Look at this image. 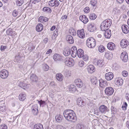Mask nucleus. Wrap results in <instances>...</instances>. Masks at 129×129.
<instances>
[{"instance_id": "f257e3e1", "label": "nucleus", "mask_w": 129, "mask_h": 129, "mask_svg": "<svg viewBox=\"0 0 129 129\" xmlns=\"http://www.w3.org/2000/svg\"><path fill=\"white\" fill-rule=\"evenodd\" d=\"M63 113L64 117L68 121L74 122L77 120L76 114L72 110H66L63 111Z\"/></svg>"}, {"instance_id": "f03ea898", "label": "nucleus", "mask_w": 129, "mask_h": 129, "mask_svg": "<svg viewBox=\"0 0 129 129\" xmlns=\"http://www.w3.org/2000/svg\"><path fill=\"white\" fill-rule=\"evenodd\" d=\"M112 24L111 20L110 19H106L103 22L100 26L101 29L103 31L108 29Z\"/></svg>"}, {"instance_id": "7ed1b4c3", "label": "nucleus", "mask_w": 129, "mask_h": 129, "mask_svg": "<svg viewBox=\"0 0 129 129\" xmlns=\"http://www.w3.org/2000/svg\"><path fill=\"white\" fill-rule=\"evenodd\" d=\"M96 44L95 40L92 38H88L87 41V45L89 48H94Z\"/></svg>"}, {"instance_id": "20e7f679", "label": "nucleus", "mask_w": 129, "mask_h": 129, "mask_svg": "<svg viewBox=\"0 0 129 129\" xmlns=\"http://www.w3.org/2000/svg\"><path fill=\"white\" fill-rule=\"evenodd\" d=\"M65 63L68 66L71 67L74 64V61L72 58H67L65 60Z\"/></svg>"}, {"instance_id": "39448f33", "label": "nucleus", "mask_w": 129, "mask_h": 129, "mask_svg": "<svg viewBox=\"0 0 129 129\" xmlns=\"http://www.w3.org/2000/svg\"><path fill=\"white\" fill-rule=\"evenodd\" d=\"M105 91L106 94L108 96H110L114 92V90L112 87H108L105 88Z\"/></svg>"}, {"instance_id": "423d86ee", "label": "nucleus", "mask_w": 129, "mask_h": 129, "mask_svg": "<svg viewBox=\"0 0 129 129\" xmlns=\"http://www.w3.org/2000/svg\"><path fill=\"white\" fill-rule=\"evenodd\" d=\"M8 75V71L5 70H2L0 72V77L3 79L7 78Z\"/></svg>"}, {"instance_id": "0eeeda50", "label": "nucleus", "mask_w": 129, "mask_h": 129, "mask_svg": "<svg viewBox=\"0 0 129 129\" xmlns=\"http://www.w3.org/2000/svg\"><path fill=\"white\" fill-rule=\"evenodd\" d=\"M77 104L80 106L83 107L86 104V102L85 100H83L81 98H79L77 101Z\"/></svg>"}, {"instance_id": "6e6552de", "label": "nucleus", "mask_w": 129, "mask_h": 129, "mask_svg": "<svg viewBox=\"0 0 129 129\" xmlns=\"http://www.w3.org/2000/svg\"><path fill=\"white\" fill-rule=\"evenodd\" d=\"M95 25L93 23H90L88 24L87 30L88 31L93 32L96 30Z\"/></svg>"}, {"instance_id": "1a4fd4ad", "label": "nucleus", "mask_w": 129, "mask_h": 129, "mask_svg": "<svg viewBox=\"0 0 129 129\" xmlns=\"http://www.w3.org/2000/svg\"><path fill=\"white\" fill-rule=\"evenodd\" d=\"M77 34L78 36L81 38L83 39L85 37L84 30L83 29L78 30L77 32Z\"/></svg>"}, {"instance_id": "9d476101", "label": "nucleus", "mask_w": 129, "mask_h": 129, "mask_svg": "<svg viewBox=\"0 0 129 129\" xmlns=\"http://www.w3.org/2000/svg\"><path fill=\"white\" fill-rule=\"evenodd\" d=\"M129 42L128 41L125 39L122 40L120 42L121 47L123 48H124L126 47L129 45Z\"/></svg>"}, {"instance_id": "9b49d317", "label": "nucleus", "mask_w": 129, "mask_h": 129, "mask_svg": "<svg viewBox=\"0 0 129 129\" xmlns=\"http://www.w3.org/2000/svg\"><path fill=\"white\" fill-rule=\"evenodd\" d=\"M100 111L103 114H105L109 110L107 107L104 105H102L99 108Z\"/></svg>"}, {"instance_id": "f8f14e48", "label": "nucleus", "mask_w": 129, "mask_h": 129, "mask_svg": "<svg viewBox=\"0 0 129 129\" xmlns=\"http://www.w3.org/2000/svg\"><path fill=\"white\" fill-rule=\"evenodd\" d=\"M59 4V2L57 0H51L48 3L49 6L52 7H57Z\"/></svg>"}, {"instance_id": "ddd939ff", "label": "nucleus", "mask_w": 129, "mask_h": 129, "mask_svg": "<svg viewBox=\"0 0 129 129\" xmlns=\"http://www.w3.org/2000/svg\"><path fill=\"white\" fill-rule=\"evenodd\" d=\"M70 50L71 52V55L72 57H75L77 55V51L76 47L75 46L72 47Z\"/></svg>"}, {"instance_id": "4468645a", "label": "nucleus", "mask_w": 129, "mask_h": 129, "mask_svg": "<svg viewBox=\"0 0 129 129\" xmlns=\"http://www.w3.org/2000/svg\"><path fill=\"white\" fill-rule=\"evenodd\" d=\"M113 74L110 72L106 73L105 75V78L108 80H111L113 78Z\"/></svg>"}, {"instance_id": "2eb2a0df", "label": "nucleus", "mask_w": 129, "mask_h": 129, "mask_svg": "<svg viewBox=\"0 0 129 129\" xmlns=\"http://www.w3.org/2000/svg\"><path fill=\"white\" fill-rule=\"evenodd\" d=\"M120 57L124 62H126L128 58V56L127 53L126 52H122L121 54Z\"/></svg>"}, {"instance_id": "dca6fc26", "label": "nucleus", "mask_w": 129, "mask_h": 129, "mask_svg": "<svg viewBox=\"0 0 129 129\" xmlns=\"http://www.w3.org/2000/svg\"><path fill=\"white\" fill-rule=\"evenodd\" d=\"M32 112L34 115L37 114L38 112V107L37 104L33 106L31 108Z\"/></svg>"}, {"instance_id": "f3484780", "label": "nucleus", "mask_w": 129, "mask_h": 129, "mask_svg": "<svg viewBox=\"0 0 129 129\" xmlns=\"http://www.w3.org/2000/svg\"><path fill=\"white\" fill-rule=\"evenodd\" d=\"M75 82L77 86L79 88L83 86V83L81 80L79 79H76L75 80Z\"/></svg>"}, {"instance_id": "a211bd4d", "label": "nucleus", "mask_w": 129, "mask_h": 129, "mask_svg": "<svg viewBox=\"0 0 129 129\" xmlns=\"http://www.w3.org/2000/svg\"><path fill=\"white\" fill-rule=\"evenodd\" d=\"M8 35L11 36L13 37L16 35V33L15 31H13V29L9 28L6 31Z\"/></svg>"}, {"instance_id": "6ab92c4d", "label": "nucleus", "mask_w": 129, "mask_h": 129, "mask_svg": "<svg viewBox=\"0 0 129 129\" xmlns=\"http://www.w3.org/2000/svg\"><path fill=\"white\" fill-rule=\"evenodd\" d=\"M121 29L123 32L125 34H127L129 32V27L127 25H122L121 26Z\"/></svg>"}, {"instance_id": "aec40b11", "label": "nucleus", "mask_w": 129, "mask_h": 129, "mask_svg": "<svg viewBox=\"0 0 129 129\" xmlns=\"http://www.w3.org/2000/svg\"><path fill=\"white\" fill-rule=\"evenodd\" d=\"M79 19L84 23L86 24L88 21V20L86 16L85 15H81L79 17Z\"/></svg>"}, {"instance_id": "412c9836", "label": "nucleus", "mask_w": 129, "mask_h": 129, "mask_svg": "<svg viewBox=\"0 0 129 129\" xmlns=\"http://www.w3.org/2000/svg\"><path fill=\"white\" fill-rule=\"evenodd\" d=\"M104 31V36L107 39L109 38L111 36V31L110 30L107 29Z\"/></svg>"}, {"instance_id": "4be33fe9", "label": "nucleus", "mask_w": 129, "mask_h": 129, "mask_svg": "<svg viewBox=\"0 0 129 129\" xmlns=\"http://www.w3.org/2000/svg\"><path fill=\"white\" fill-rule=\"evenodd\" d=\"M66 39L67 41L69 43L73 44L74 42V40L72 37L70 35H67L66 36Z\"/></svg>"}, {"instance_id": "5701e85b", "label": "nucleus", "mask_w": 129, "mask_h": 129, "mask_svg": "<svg viewBox=\"0 0 129 129\" xmlns=\"http://www.w3.org/2000/svg\"><path fill=\"white\" fill-rule=\"evenodd\" d=\"M56 121L58 122H61L63 119L62 116L59 114H57L56 115L55 117Z\"/></svg>"}, {"instance_id": "b1692460", "label": "nucleus", "mask_w": 129, "mask_h": 129, "mask_svg": "<svg viewBox=\"0 0 129 129\" xmlns=\"http://www.w3.org/2000/svg\"><path fill=\"white\" fill-rule=\"evenodd\" d=\"M115 45L112 42L109 43L107 45V47L110 50H112L115 48Z\"/></svg>"}, {"instance_id": "393cba45", "label": "nucleus", "mask_w": 129, "mask_h": 129, "mask_svg": "<svg viewBox=\"0 0 129 129\" xmlns=\"http://www.w3.org/2000/svg\"><path fill=\"white\" fill-rule=\"evenodd\" d=\"M113 56L112 53L109 51H106L105 54V56L109 60L111 59Z\"/></svg>"}, {"instance_id": "a878e982", "label": "nucleus", "mask_w": 129, "mask_h": 129, "mask_svg": "<svg viewBox=\"0 0 129 129\" xmlns=\"http://www.w3.org/2000/svg\"><path fill=\"white\" fill-rule=\"evenodd\" d=\"M87 69L89 73H92L95 71L94 68L92 65H89L87 67Z\"/></svg>"}, {"instance_id": "bb28decb", "label": "nucleus", "mask_w": 129, "mask_h": 129, "mask_svg": "<svg viewBox=\"0 0 129 129\" xmlns=\"http://www.w3.org/2000/svg\"><path fill=\"white\" fill-rule=\"evenodd\" d=\"M97 66L100 67H102L104 66V60L102 59H100L98 60L97 62Z\"/></svg>"}, {"instance_id": "cd10ccee", "label": "nucleus", "mask_w": 129, "mask_h": 129, "mask_svg": "<svg viewBox=\"0 0 129 129\" xmlns=\"http://www.w3.org/2000/svg\"><path fill=\"white\" fill-rule=\"evenodd\" d=\"M71 53L70 50L68 47L66 48L63 52V54L66 56H68L70 54H71Z\"/></svg>"}, {"instance_id": "c85d7f7f", "label": "nucleus", "mask_w": 129, "mask_h": 129, "mask_svg": "<svg viewBox=\"0 0 129 129\" xmlns=\"http://www.w3.org/2000/svg\"><path fill=\"white\" fill-rule=\"evenodd\" d=\"M90 4L92 6L94 9L96 8L97 5V0H91L90 1Z\"/></svg>"}, {"instance_id": "c756f323", "label": "nucleus", "mask_w": 129, "mask_h": 129, "mask_svg": "<svg viewBox=\"0 0 129 129\" xmlns=\"http://www.w3.org/2000/svg\"><path fill=\"white\" fill-rule=\"evenodd\" d=\"M53 59L55 61H60L61 58V56L59 54H56L53 56Z\"/></svg>"}, {"instance_id": "7c9ffc66", "label": "nucleus", "mask_w": 129, "mask_h": 129, "mask_svg": "<svg viewBox=\"0 0 129 129\" xmlns=\"http://www.w3.org/2000/svg\"><path fill=\"white\" fill-rule=\"evenodd\" d=\"M48 20V18L47 17H44L43 16H41L39 17L38 20L40 22L43 23L47 22Z\"/></svg>"}, {"instance_id": "2f4dec72", "label": "nucleus", "mask_w": 129, "mask_h": 129, "mask_svg": "<svg viewBox=\"0 0 129 129\" xmlns=\"http://www.w3.org/2000/svg\"><path fill=\"white\" fill-rule=\"evenodd\" d=\"M77 54L79 57H82L84 54V51L82 49H79L77 50Z\"/></svg>"}, {"instance_id": "473e14b6", "label": "nucleus", "mask_w": 129, "mask_h": 129, "mask_svg": "<svg viewBox=\"0 0 129 129\" xmlns=\"http://www.w3.org/2000/svg\"><path fill=\"white\" fill-rule=\"evenodd\" d=\"M123 81V80L121 78L117 79L116 84L118 86H120L122 84Z\"/></svg>"}, {"instance_id": "72a5a7b5", "label": "nucleus", "mask_w": 129, "mask_h": 129, "mask_svg": "<svg viewBox=\"0 0 129 129\" xmlns=\"http://www.w3.org/2000/svg\"><path fill=\"white\" fill-rule=\"evenodd\" d=\"M43 25L41 23H39L38 24L36 27V30L38 32L41 31L43 29Z\"/></svg>"}, {"instance_id": "f704fd0d", "label": "nucleus", "mask_w": 129, "mask_h": 129, "mask_svg": "<svg viewBox=\"0 0 129 129\" xmlns=\"http://www.w3.org/2000/svg\"><path fill=\"white\" fill-rule=\"evenodd\" d=\"M41 0H30L28 4V6L31 7L33 4H35L36 3L39 2Z\"/></svg>"}, {"instance_id": "c9c22d12", "label": "nucleus", "mask_w": 129, "mask_h": 129, "mask_svg": "<svg viewBox=\"0 0 129 129\" xmlns=\"http://www.w3.org/2000/svg\"><path fill=\"white\" fill-rule=\"evenodd\" d=\"M33 129H44L43 125L41 123H38L35 125Z\"/></svg>"}, {"instance_id": "e433bc0d", "label": "nucleus", "mask_w": 129, "mask_h": 129, "mask_svg": "<svg viewBox=\"0 0 129 129\" xmlns=\"http://www.w3.org/2000/svg\"><path fill=\"white\" fill-rule=\"evenodd\" d=\"M26 98V95L24 93H22L19 95V99L22 101H23Z\"/></svg>"}, {"instance_id": "4c0bfd02", "label": "nucleus", "mask_w": 129, "mask_h": 129, "mask_svg": "<svg viewBox=\"0 0 129 129\" xmlns=\"http://www.w3.org/2000/svg\"><path fill=\"white\" fill-rule=\"evenodd\" d=\"M56 79L59 81H61L63 79V75L61 73H57L56 75Z\"/></svg>"}, {"instance_id": "58836bf2", "label": "nucleus", "mask_w": 129, "mask_h": 129, "mask_svg": "<svg viewBox=\"0 0 129 129\" xmlns=\"http://www.w3.org/2000/svg\"><path fill=\"white\" fill-rule=\"evenodd\" d=\"M30 79L33 82H36L38 80V77L35 74H32L30 76Z\"/></svg>"}, {"instance_id": "ea45409f", "label": "nucleus", "mask_w": 129, "mask_h": 129, "mask_svg": "<svg viewBox=\"0 0 129 129\" xmlns=\"http://www.w3.org/2000/svg\"><path fill=\"white\" fill-rule=\"evenodd\" d=\"M91 82L93 85H97L98 84V80L96 77H93L91 79Z\"/></svg>"}, {"instance_id": "a19ab883", "label": "nucleus", "mask_w": 129, "mask_h": 129, "mask_svg": "<svg viewBox=\"0 0 129 129\" xmlns=\"http://www.w3.org/2000/svg\"><path fill=\"white\" fill-rule=\"evenodd\" d=\"M19 86L24 89L27 86L26 84L24 82H19Z\"/></svg>"}, {"instance_id": "79ce46f5", "label": "nucleus", "mask_w": 129, "mask_h": 129, "mask_svg": "<svg viewBox=\"0 0 129 129\" xmlns=\"http://www.w3.org/2000/svg\"><path fill=\"white\" fill-rule=\"evenodd\" d=\"M37 101L38 102V103L39 104L40 107H43L46 105L45 102L44 101H42V100L39 101L37 100Z\"/></svg>"}, {"instance_id": "37998d69", "label": "nucleus", "mask_w": 129, "mask_h": 129, "mask_svg": "<svg viewBox=\"0 0 129 129\" xmlns=\"http://www.w3.org/2000/svg\"><path fill=\"white\" fill-rule=\"evenodd\" d=\"M43 11L44 12L48 13H50L52 11L51 9L47 7H44L43 8Z\"/></svg>"}, {"instance_id": "c03bdc74", "label": "nucleus", "mask_w": 129, "mask_h": 129, "mask_svg": "<svg viewBox=\"0 0 129 129\" xmlns=\"http://www.w3.org/2000/svg\"><path fill=\"white\" fill-rule=\"evenodd\" d=\"M69 90L71 92H74L76 90L75 86L73 84L71 85L69 88Z\"/></svg>"}, {"instance_id": "a18cd8bd", "label": "nucleus", "mask_w": 129, "mask_h": 129, "mask_svg": "<svg viewBox=\"0 0 129 129\" xmlns=\"http://www.w3.org/2000/svg\"><path fill=\"white\" fill-rule=\"evenodd\" d=\"M69 32L70 34L74 36L76 35V32L75 30L72 28H70Z\"/></svg>"}, {"instance_id": "49530a36", "label": "nucleus", "mask_w": 129, "mask_h": 129, "mask_svg": "<svg viewBox=\"0 0 129 129\" xmlns=\"http://www.w3.org/2000/svg\"><path fill=\"white\" fill-rule=\"evenodd\" d=\"M16 4L18 6H21L24 3V0H16Z\"/></svg>"}, {"instance_id": "de8ad7c7", "label": "nucleus", "mask_w": 129, "mask_h": 129, "mask_svg": "<svg viewBox=\"0 0 129 129\" xmlns=\"http://www.w3.org/2000/svg\"><path fill=\"white\" fill-rule=\"evenodd\" d=\"M105 50V47L103 45L99 46L98 48V50L99 52L102 53Z\"/></svg>"}, {"instance_id": "09e8293b", "label": "nucleus", "mask_w": 129, "mask_h": 129, "mask_svg": "<svg viewBox=\"0 0 129 129\" xmlns=\"http://www.w3.org/2000/svg\"><path fill=\"white\" fill-rule=\"evenodd\" d=\"M62 73L64 74L65 76H70V74L69 73V71L66 69H64L62 72Z\"/></svg>"}, {"instance_id": "8fccbe9b", "label": "nucleus", "mask_w": 129, "mask_h": 129, "mask_svg": "<svg viewBox=\"0 0 129 129\" xmlns=\"http://www.w3.org/2000/svg\"><path fill=\"white\" fill-rule=\"evenodd\" d=\"M77 129H84V125L81 123H79L77 124Z\"/></svg>"}, {"instance_id": "3c124183", "label": "nucleus", "mask_w": 129, "mask_h": 129, "mask_svg": "<svg viewBox=\"0 0 129 129\" xmlns=\"http://www.w3.org/2000/svg\"><path fill=\"white\" fill-rule=\"evenodd\" d=\"M58 28H56L55 31H54L52 36L54 38H56L58 35Z\"/></svg>"}, {"instance_id": "603ef678", "label": "nucleus", "mask_w": 129, "mask_h": 129, "mask_svg": "<svg viewBox=\"0 0 129 129\" xmlns=\"http://www.w3.org/2000/svg\"><path fill=\"white\" fill-rule=\"evenodd\" d=\"M89 18L92 20H94L96 17V15L94 13L90 14L89 15Z\"/></svg>"}, {"instance_id": "864d4df0", "label": "nucleus", "mask_w": 129, "mask_h": 129, "mask_svg": "<svg viewBox=\"0 0 129 129\" xmlns=\"http://www.w3.org/2000/svg\"><path fill=\"white\" fill-rule=\"evenodd\" d=\"M43 69L45 71H47L49 69V66L46 64H43Z\"/></svg>"}, {"instance_id": "5fc2aeb1", "label": "nucleus", "mask_w": 129, "mask_h": 129, "mask_svg": "<svg viewBox=\"0 0 129 129\" xmlns=\"http://www.w3.org/2000/svg\"><path fill=\"white\" fill-rule=\"evenodd\" d=\"M127 104L126 102H124V103L122 105V110H125L126 109L127 107Z\"/></svg>"}, {"instance_id": "6e6d98bb", "label": "nucleus", "mask_w": 129, "mask_h": 129, "mask_svg": "<svg viewBox=\"0 0 129 129\" xmlns=\"http://www.w3.org/2000/svg\"><path fill=\"white\" fill-rule=\"evenodd\" d=\"M87 105L90 107H92L94 105V103L92 100H90L88 102Z\"/></svg>"}, {"instance_id": "4d7b16f0", "label": "nucleus", "mask_w": 129, "mask_h": 129, "mask_svg": "<svg viewBox=\"0 0 129 129\" xmlns=\"http://www.w3.org/2000/svg\"><path fill=\"white\" fill-rule=\"evenodd\" d=\"M56 129H66V128L61 125H57L56 126Z\"/></svg>"}, {"instance_id": "13d9d810", "label": "nucleus", "mask_w": 129, "mask_h": 129, "mask_svg": "<svg viewBox=\"0 0 129 129\" xmlns=\"http://www.w3.org/2000/svg\"><path fill=\"white\" fill-rule=\"evenodd\" d=\"M18 11L16 10H14L13 12V15L14 17H16L18 15Z\"/></svg>"}, {"instance_id": "bf43d9fd", "label": "nucleus", "mask_w": 129, "mask_h": 129, "mask_svg": "<svg viewBox=\"0 0 129 129\" xmlns=\"http://www.w3.org/2000/svg\"><path fill=\"white\" fill-rule=\"evenodd\" d=\"M84 12L86 13H88L89 12L90 8L88 7H85L84 10Z\"/></svg>"}, {"instance_id": "052dcab7", "label": "nucleus", "mask_w": 129, "mask_h": 129, "mask_svg": "<svg viewBox=\"0 0 129 129\" xmlns=\"http://www.w3.org/2000/svg\"><path fill=\"white\" fill-rule=\"evenodd\" d=\"M0 129H7V127L5 124H2L0 126Z\"/></svg>"}, {"instance_id": "680f3d73", "label": "nucleus", "mask_w": 129, "mask_h": 129, "mask_svg": "<svg viewBox=\"0 0 129 129\" xmlns=\"http://www.w3.org/2000/svg\"><path fill=\"white\" fill-rule=\"evenodd\" d=\"M84 63V62L83 61L81 60L79 62L78 65L80 67H82L83 66Z\"/></svg>"}, {"instance_id": "e2e57ef3", "label": "nucleus", "mask_w": 129, "mask_h": 129, "mask_svg": "<svg viewBox=\"0 0 129 129\" xmlns=\"http://www.w3.org/2000/svg\"><path fill=\"white\" fill-rule=\"evenodd\" d=\"M122 74L123 76L124 77H126L127 76L128 73L127 71H124L122 72Z\"/></svg>"}, {"instance_id": "0e129e2a", "label": "nucleus", "mask_w": 129, "mask_h": 129, "mask_svg": "<svg viewBox=\"0 0 129 129\" xmlns=\"http://www.w3.org/2000/svg\"><path fill=\"white\" fill-rule=\"evenodd\" d=\"M82 57H83V60L85 61H86L88 59V57L86 55H84Z\"/></svg>"}, {"instance_id": "69168bd1", "label": "nucleus", "mask_w": 129, "mask_h": 129, "mask_svg": "<svg viewBox=\"0 0 129 129\" xmlns=\"http://www.w3.org/2000/svg\"><path fill=\"white\" fill-rule=\"evenodd\" d=\"M7 48V47L3 45H1V46L0 50L1 51H3Z\"/></svg>"}, {"instance_id": "338daca9", "label": "nucleus", "mask_w": 129, "mask_h": 129, "mask_svg": "<svg viewBox=\"0 0 129 129\" xmlns=\"http://www.w3.org/2000/svg\"><path fill=\"white\" fill-rule=\"evenodd\" d=\"M125 97L127 101H129V94L128 93H126L125 95Z\"/></svg>"}, {"instance_id": "774afa93", "label": "nucleus", "mask_w": 129, "mask_h": 129, "mask_svg": "<svg viewBox=\"0 0 129 129\" xmlns=\"http://www.w3.org/2000/svg\"><path fill=\"white\" fill-rule=\"evenodd\" d=\"M102 83H103V84L104 86H107L108 84V83L106 81L102 80Z\"/></svg>"}]
</instances>
